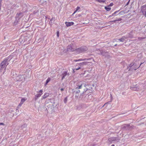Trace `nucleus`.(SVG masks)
Segmentation results:
<instances>
[{
    "label": "nucleus",
    "mask_w": 146,
    "mask_h": 146,
    "mask_svg": "<svg viewBox=\"0 0 146 146\" xmlns=\"http://www.w3.org/2000/svg\"><path fill=\"white\" fill-rule=\"evenodd\" d=\"M145 63L146 64V62L144 61L143 62L141 63L139 66L138 65H137L136 63H131L130 64L127 65V69L124 70V72L127 73L129 71L135 70L141 66V67H143L144 66V65L142 64Z\"/></svg>",
    "instance_id": "nucleus-1"
},
{
    "label": "nucleus",
    "mask_w": 146,
    "mask_h": 146,
    "mask_svg": "<svg viewBox=\"0 0 146 146\" xmlns=\"http://www.w3.org/2000/svg\"><path fill=\"white\" fill-rule=\"evenodd\" d=\"M15 52H14L12 54V55H9L7 57L4 58V60L0 64V68L4 69L3 72V74L5 72L6 66L9 64V62L10 61L13 57V56L14 55H15Z\"/></svg>",
    "instance_id": "nucleus-2"
},
{
    "label": "nucleus",
    "mask_w": 146,
    "mask_h": 146,
    "mask_svg": "<svg viewBox=\"0 0 146 146\" xmlns=\"http://www.w3.org/2000/svg\"><path fill=\"white\" fill-rule=\"evenodd\" d=\"M24 13L23 12H20L17 13L15 17V20L13 23L14 25H17L19 22L20 19L23 16Z\"/></svg>",
    "instance_id": "nucleus-3"
},
{
    "label": "nucleus",
    "mask_w": 146,
    "mask_h": 146,
    "mask_svg": "<svg viewBox=\"0 0 146 146\" xmlns=\"http://www.w3.org/2000/svg\"><path fill=\"white\" fill-rule=\"evenodd\" d=\"M143 84H137L135 85H133V86L131 87L130 89L133 91H138L139 90H142L141 87L144 86Z\"/></svg>",
    "instance_id": "nucleus-4"
},
{
    "label": "nucleus",
    "mask_w": 146,
    "mask_h": 146,
    "mask_svg": "<svg viewBox=\"0 0 146 146\" xmlns=\"http://www.w3.org/2000/svg\"><path fill=\"white\" fill-rule=\"evenodd\" d=\"M133 128V126H131L129 124H125L122 125L121 129L123 130L129 131L131 130Z\"/></svg>",
    "instance_id": "nucleus-5"
},
{
    "label": "nucleus",
    "mask_w": 146,
    "mask_h": 146,
    "mask_svg": "<svg viewBox=\"0 0 146 146\" xmlns=\"http://www.w3.org/2000/svg\"><path fill=\"white\" fill-rule=\"evenodd\" d=\"M84 86V84H81L79 85H77V87H76L75 88L73 89L72 90L73 93L79 94L80 91V89H81Z\"/></svg>",
    "instance_id": "nucleus-6"
},
{
    "label": "nucleus",
    "mask_w": 146,
    "mask_h": 146,
    "mask_svg": "<svg viewBox=\"0 0 146 146\" xmlns=\"http://www.w3.org/2000/svg\"><path fill=\"white\" fill-rule=\"evenodd\" d=\"M88 49V48L86 46H82L79 48H76V50L77 52L80 53L86 51Z\"/></svg>",
    "instance_id": "nucleus-7"
},
{
    "label": "nucleus",
    "mask_w": 146,
    "mask_h": 146,
    "mask_svg": "<svg viewBox=\"0 0 146 146\" xmlns=\"http://www.w3.org/2000/svg\"><path fill=\"white\" fill-rule=\"evenodd\" d=\"M76 48L74 47V46L72 44L68 45L67 47V51L69 52H73L76 50Z\"/></svg>",
    "instance_id": "nucleus-8"
},
{
    "label": "nucleus",
    "mask_w": 146,
    "mask_h": 146,
    "mask_svg": "<svg viewBox=\"0 0 146 146\" xmlns=\"http://www.w3.org/2000/svg\"><path fill=\"white\" fill-rule=\"evenodd\" d=\"M100 50V52L98 53V54H101L103 56H104L106 57H109L110 56L108 52L104 51H102V50Z\"/></svg>",
    "instance_id": "nucleus-9"
},
{
    "label": "nucleus",
    "mask_w": 146,
    "mask_h": 146,
    "mask_svg": "<svg viewBox=\"0 0 146 146\" xmlns=\"http://www.w3.org/2000/svg\"><path fill=\"white\" fill-rule=\"evenodd\" d=\"M84 84V87L82 88V89H84V91H83V92L85 93L87 90H90V87L88 85H87L85 83L82 84Z\"/></svg>",
    "instance_id": "nucleus-10"
},
{
    "label": "nucleus",
    "mask_w": 146,
    "mask_h": 146,
    "mask_svg": "<svg viewBox=\"0 0 146 146\" xmlns=\"http://www.w3.org/2000/svg\"><path fill=\"white\" fill-rule=\"evenodd\" d=\"M42 92L43 90H40L38 92H37L38 93H39L35 95L34 99L35 101L37 100V99L41 96L42 94Z\"/></svg>",
    "instance_id": "nucleus-11"
},
{
    "label": "nucleus",
    "mask_w": 146,
    "mask_h": 146,
    "mask_svg": "<svg viewBox=\"0 0 146 146\" xmlns=\"http://www.w3.org/2000/svg\"><path fill=\"white\" fill-rule=\"evenodd\" d=\"M17 78H18V80L21 81L25 80V77L24 75H19Z\"/></svg>",
    "instance_id": "nucleus-12"
},
{
    "label": "nucleus",
    "mask_w": 146,
    "mask_h": 146,
    "mask_svg": "<svg viewBox=\"0 0 146 146\" xmlns=\"http://www.w3.org/2000/svg\"><path fill=\"white\" fill-rule=\"evenodd\" d=\"M67 71H64L63 72L61 76H62V80H63L65 76L67 75Z\"/></svg>",
    "instance_id": "nucleus-13"
},
{
    "label": "nucleus",
    "mask_w": 146,
    "mask_h": 146,
    "mask_svg": "<svg viewBox=\"0 0 146 146\" xmlns=\"http://www.w3.org/2000/svg\"><path fill=\"white\" fill-rule=\"evenodd\" d=\"M65 23L66 24V26L67 27H68L70 26L71 25H73L74 24V23L73 22H66Z\"/></svg>",
    "instance_id": "nucleus-14"
},
{
    "label": "nucleus",
    "mask_w": 146,
    "mask_h": 146,
    "mask_svg": "<svg viewBox=\"0 0 146 146\" xmlns=\"http://www.w3.org/2000/svg\"><path fill=\"white\" fill-rule=\"evenodd\" d=\"M117 137H112L110 138H109V140L111 142H112L113 141H116L117 140Z\"/></svg>",
    "instance_id": "nucleus-15"
},
{
    "label": "nucleus",
    "mask_w": 146,
    "mask_h": 146,
    "mask_svg": "<svg viewBox=\"0 0 146 146\" xmlns=\"http://www.w3.org/2000/svg\"><path fill=\"white\" fill-rule=\"evenodd\" d=\"M88 63V62H84L81 63H77V64H78V65H79L81 66H83L84 65H86Z\"/></svg>",
    "instance_id": "nucleus-16"
},
{
    "label": "nucleus",
    "mask_w": 146,
    "mask_h": 146,
    "mask_svg": "<svg viewBox=\"0 0 146 146\" xmlns=\"http://www.w3.org/2000/svg\"><path fill=\"white\" fill-rule=\"evenodd\" d=\"M126 38L125 36H123L121 38L118 39V40L121 42H123L126 39Z\"/></svg>",
    "instance_id": "nucleus-17"
},
{
    "label": "nucleus",
    "mask_w": 146,
    "mask_h": 146,
    "mask_svg": "<svg viewBox=\"0 0 146 146\" xmlns=\"http://www.w3.org/2000/svg\"><path fill=\"white\" fill-rule=\"evenodd\" d=\"M51 80V79L50 77H48L47 78V79L46 80L45 83L44 84V85L45 86H46L47 85L48 83Z\"/></svg>",
    "instance_id": "nucleus-18"
},
{
    "label": "nucleus",
    "mask_w": 146,
    "mask_h": 146,
    "mask_svg": "<svg viewBox=\"0 0 146 146\" xmlns=\"http://www.w3.org/2000/svg\"><path fill=\"white\" fill-rule=\"evenodd\" d=\"M55 17H52L51 18V19H50V21L49 22V24L51 26L52 25V20H54V21H55Z\"/></svg>",
    "instance_id": "nucleus-19"
},
{
    "label": "nucleus",
    "mask_w": 146,
    "mask_h": 146,
    "mask_svg": "<svg viewBox=\"0 0 146 146\" xmlns=\"http://www.w3.org/2000/svg\"><path fill=\"white\" fill-rule=\"evenodd\" d=\"M49 96V94L48 93H45L43 95V96H42V98L43 99H45L46 98L48 97Z\"/></svg>",
    "instance_id": "nucleus-20"
},
{
    "label": "nucleus",
    "mask_w": 146,
    "mask_h": 146,
    "mask_svg": "<svg viewBox=\"0 0 146 146\" xmlns=\"http://www.w3.org/2000/svg\"><path fill=\"white\" fill-rule=\"evenodd\" d=\"M85 96V94H84V92H82L80 94V98L82 99Z\"/></svg>",
    "instance_id": "nucleus-21"
},
{
    "label": "nucleus",
    "mask_w": 146,
    "mask_h": 146,
    "mask_svg": "<svg viewBox=\"0 0 146 146\" xmlns=\"http://www.w3.org/2000/svg\"><path fill=\"white\" fill-rule=\"evenodd\" d=\"M90 58L84 59H83V60L79 59H78V60H74V61L76 62L79 61H81V60H90Z\"/></svg>",
    "instance_id": "nucleus-22"
},
{
    "label": "nucleus",
    "mask_w": 146,
    "mask_h": 146,
    "mask_svg": "<svg viewBox=\"0 0 146 146\" xmlns=\"http://www.w3.org/2000/svg\"><path fill=\"white\" fill-rule=\"evenodd\" d=\"M120 10H118V11H115V12L114 13H112V15H114V16H116L118 14H117L118 13L119 11H120Z\"/></svg>",
    "instance_id": "nucleus-23"
},
{
    "label": "nucleus",
    "mask_w": 146,
    "mask_h": 146,
    "mask_svg": "<svg viewBox=\"0 0 146 146\" xmlns=\"http://www.w3.org/2000/svg\"><path fill=\"white\" fill-rule=\"evenodd\" d=\"M105 9L107 11H109L111 9V8L110 7H108V6H106L105 7Z\"/></svg>",
    "instance_id": "nucleus-24"
},
{
    "label": "nucleus",
    "mask_w": 146,
    "mask_h": 146,
    "mask_svg": "<svg viewBox=\"0 0 146 146\" xmlns=\"http://www.w3.org/2000/svg\"><path fill=\"white\" fill-rule=\"evenodd\" d=\"M141 11L143 14L145 16V17H146V10L145 11V9H143L141 10Z\"/></svg>",
    "instance_id": "nucleus-25"
},
{
    "label": "nucleus",
    "mask_w": 146,
    "mask_h": 146,
    "mask_svg": "<svg viewBox=\"0 0 146 146\" xmlns=\"http://www.w3.org/2000/svg\"><path fill=\"white\" fill-rule=\"evenodd\" d=\"M80 9V8L78 6L76 9V10L74 11V13L72 14V15H73L78 10H79Z\"/></svg>",
    "instance_id": "nucleus-26"
},
{
    "label": "nucleus",
    "mask_w": 146,
    "mask_h": 146,
    "mask_svg": "<svg viewBox=\"0 0 146 146\" xmlns=\"http://www.w3.org/2000/svg\"><path fill=\"white\" fill-rule=\"evenodd\" d=\"M62 85H63V86H61V87H62V88L60 89V90L61 91H64V89L65 88V86L64 87H63L64 85V83L62 84Z\"/></svg>",
    "instance_id": "nucleus-27"
},
{
    "label": "nucleus",
    "mask_w": 146,
    "mask_h": 146,
    "mask_svg": "<svg viewBox=\"0 0 146 146\" xmlns=\"http://www.w3.org/2000/svg\"><path fill=\"white\" fill-rule=\"evenodd\" d=\"M25 100H26L25 98H22L21 101V104H23Z\"/></svg>",
    "instance_id": "nucleus-28"
},
{
    "label": "nucleus",
    "mask_w": 146,
    "mask_h": 146,
    "mask_svg": "<svg viewBox=\"0 0 146 146\" xmlns=\"http://www.w3.org/2000/svg\"><path fill=\"white\" fill-rule=\"evenodd\" d=\"M145 38V37H138V39L140 40H142L143 39H144Z\"/></svg>",
    "instance_id": "nucleus-29"
},
{
    "label": "nucleus",
    "mask_w": 146,
    "mask_h": 146,
    "mask_svg": "<svg viewBox=\"0 0 146 146\" xmlns=\"http://www.w3.org/2000/svg\"><path fill=\"white\" fill-rule=\"evenodd\" d=\"M98 2L100 3H104L105 2L106 0H96Z\"/></svg>",
    "instance_id": "nucleus-30"
},
{
    "label": "nucleus",
    "mask_w": 146,
    "mask_h": 146,
    "mask_svg": "<svg viewBox=\"0 0 146 146\" xmlns=\"http://www.w3.org/2000/svg\"><path fill=\"white\" fill-rule=\"evenodd\" d=\"M67 100H68L67 97L64 98V102L66 104L67 102Z\"/></svg>",
    "instance_id": "nucleus-31"
},
{
    "label": "nucleus",
    "mask_w": 146,
    "mask_h": 146,
    "mask_svg": "<svg viewBox=\"0 0 146 146\" xmlns=\"http://www.w3.org/2000/svg\"><path fill=\"white\" fill-rule=\"evenodd\" d=\"M124 13H125V12L124 11H121L118 13V14H120V15H122L123 14H124Z\"/></svg>",
    "instance_id": "nucleus-32"
},
{
    "label": "nucleus",
    "mask_w": 146,
    "mask_h": 146,
    "mask_svg": "<svg viewBox=\"0 0 146 146\" xmlns=\"http://www.w3.org/2000/svg\"><path fill=\"white\" fill-rule=\"evenodd\" d=\"M146 8V4L144 5L141 7V9H145V8Z\"/></svg>",
    "instance_id": "nucleus-33"
},
{
    "label": "nucleus",
    "mask_w": 146,
    "mask_h": 146,
    "mask_svg": "<svg viewBox=\"0 0 146 146\" xmlns=\"http://www.w3.org/2000/svg\"><path fill=\"white\" fill-rule=\"evenodd\" d=\"M110 102H108L106 103H105L102 106V107H103L104 106H106H106H107V105L109 104H110Z\"/></svg>",
    "instance_id": "nucleus-34"
},
{
    "label": "nucleus",
    "mask_w": 146,
    "mask_h": 146,
    "mask_svg": "<svg viewBox=\"0 0 146 146\" xmlns=\"http://www.w3.org/2000/svg\"><path fill=\"white\" fill-rule=\"evenodd\" d=\"M75 94V98H78L79 96V94Z\"/></svg>",
    "instance_id": "nucleus-35"
},
{
    "label": "nucleus",
    "mask_w": 146,
    "mask_h": 146,
    "mask_svg": "<svg viewBox=\"0 0 146 146\" xmlns=\"http://www.w3.org/2000/svg\"><path fill=\"white\" fill-rule=\"evenodd\" d=\"M38 10H36V11H33V13L34 15H36V13H38Z\"/></svg>",
    "instance_id": "nucleus-36"
},
{
    "label": "nucleus",
    "mask_w": 146,
    "mask_h": 146,
    "mask_svg": "<svg viewBox=\"0 0 146 146\" xmlns=\"http://www.w3.org/2000/svg\"><path fill=\"white\" fill-rule=\"evenodd\" d=\"M48 110H49L50 109V108H52V106L51 105H49L48 106Z\"/></svg>",
    "instance_id": "nucleus-37"
},
{
    "label": "nucleus",
    "mask_w": 146,
    "mask_h": 146,
    "mask_svg": "<svg viewBox=\"0 0 146 146\" xmlns=\"http://www.w3.org/2000/svg\"><path fill=\"white\" fill-rule=\"evenodd\" d=\"M113 3H111L110 5H108V7H111L113 6Z\"/></svg>",
    "instance_id": "nucleus-38"
},
{
    "label": "nucleus",
    "mask_w": 146,
    "mask_h": 146,
    "mask_svg": "<svg viewBox=\"0 0 146 146\" xmlns=\"http://www.w3.org/2000/svg\"><path fill=\"white\" fill-rule=\"evenodd\" d=\"M57 37H59V33L58 31L57 32Z\"/></svg>",
    "instance_id": "nucleus-39"
},
{
    "label": "nucleus",
    "mask_w": 146,
    "mask_h": 146,
    "mask_svg": "<svg viewBox=\"0 0 146 146\" xmlns=\"http://www.w3.org/2000/svg\"><path fill=\"white\" fill-rule=\"evenodd\" d=\"M130 0H129V1H128V2L126 4L125 7L126 6H127V5H128L129 4V2H130Z\"/></svg>",
    "instance_id": "nucleus-40"
},
{
    "label": "nucleus",
    "mask_w": 146,
    "mask_h": 146,
    "mask_svg": "<svg viewBox=\"0 0 146 146\" xmlns=\"http://www.w3.org/2000/svg\"><path fill=\"white\" fill-rule=\"evenodd\" d=\"M80 67H78V68H75L74 69H75V70H78L80 69Z\"/></svg>",
    "instance_id": "nucleus-41"
},
{
    "label": "nucleus",
    "mask_w": 146,
    "mask_h": 146,
    "mask_svg": "<svg viewBox=\"0 0 146 146\" xmlns=\"http://www.w3.org/2000/svg\"><path fill=\"white\" fill-rule=\"evenodd\" d=\"M116 20L117 21H121L122 20V19L121 18H119L118 19Z\"/></svg>",
    "instance_id": "nucleus-42"
},
{
    "label": "nucleus",
    "mask_w": 146,
    "mask_h": 146,
    "mask_svg": "<svg viewBox=\"0 0 146 146\" xmlns=\"http://www.w3.org/2000/svg\"><path fill=\"white\" fill-rule=\"evenodd\" d=\"M26 126H27V125L26 124H25L24 125H22L21 126V127H25Z\"/></svg>",
    "instance_id": "nucleus-43"
},
{
    "label": "nucleus",
    "mask_w": 146,
    "mask_h": 146,
    "mask_svg": "<svg viewBox=\"0 0 146 146\" xmlns=\"http://www.w3.org/2000/svg\"><path fill=\"white\" fill-rule=\"evenodd\" d=\"M72 70H73V71H72V72L73 73H74L75 72V69H72Z\"/></svg>",
    "instance_id": "nucleus-44"
},
{
    "label": "nucleus",
    "mask_w": 146,
    "mask_h": 146,
    "mask_svg": "<svg viewBox=\"0 0 146 146\" xmlns=\"http://www.w3.org/2000/svg\"><path fill=\"white\" fill-rule=\"evenodd\" d=\"M116 21H117L116 19V20H114L112 21L111 22H116Z\"/></svg>",
    "instance_id": "nucleus-45"
},
{
    "label": "nucleus",
    "mask_w": 146,
    "mask_h": 146,
    "mask_svg": "<svg viewBox=\"0 0 146 146\" xmlns=\"http://www.w3.org/2000/svg\"><path fill=\"white\" fill-rule=\"evenodd\" d=\"M114 16V15H112V14L111 15H110V16H109V17H112V16Z\"/></svg>",
    "instance_id": "nucleus-46"
},
{
    "label": "nucleus",
    "mask_w": 146,
    "mask_h": 146,
    "mask_svg": "<svg viewBox=\"0 0 146 146\" xmlns=\"http://www.w3.org/2000/svg\"><path fill=\"white\" fill-rule=\"evenodd\" d=\"M22 104H21V102H20V103H19V105H18V106H21Z\"/></svg>",
    "instance_id": "nucleus-47"
},
{
    "label": "nucleus",
    "mask_w": 146,
    "mask_h": 146,
    "mask_svg": "<svg viewBox=\"0 0 146 146\" xmlns=\"http://www.w3.org/2000/svg\"><path fill=\"white\" fill-rule=\"evenodd\" d=\"M78 17H80L81 16V14H79L78 15Z\"/></svg>",
    "instance_id": "nucleus-48"
},
{
    "label": "nucleus",
    "mask_w": 146,
    "mask_h": 146,
    "mask_svg": "<svg viewBox=\"0 0 146 146\" xmlns=\"http://www.w3.org/2000/svg\"><path fill=\"white\" fill-rule=\"evenodd\" d=\"M4 123H0V125H3Z\"/></svg>",
    "instance_id": "nucleus-49"
},
{
    "label": "nucleus",
    "mask_w": 146,
    "mask_h": 146,
    "mask_svg": "<svg viewBox=\"0 0 146 146\" xmlns=\"http://www.w3.org/2000/svg\"><path fill=\"white\" fill-rule=\"evenodd\" d=\"M2 0H0V4L1 3Z\"/></svg>",
    "instance_id": "nucleus-50"
},
{
    "label": "nucleus",
    "mask_w": 146,
    "mask_h": 146,
    "mask_svg": "<svg viewBox=\"0 0 146 146\" xmlns=\"http://www.w3.org/2000/svg\"><path fill=\"white\" fill-rule=\"evenodd\" d=\"M90 90H91V89H92V87H90Z\"/></svg>",
    "instance_id": "nucleus-51"
},
{
    "label": "nucleus",
    "mask_w": 146,
    "mask_h": 146,
    "mask_svg": "<svg viewBox=\"0 0 146 146\" xmlns=\"http://www.w3.org/2000/svg\"><path fill=\"white\" fill-rule=\"evenodd\" d=\"M111 21H110L109 22V23H111V22H111Z\"/></svg>",
    "instance_id": "nucleus-52"
},
{
    "label": "nucleus",
    "mask_w": 146,
    "mask_h": 146,
    "mask_svg": "<svg viewBox=\"0 0 146 146\" xmlns=\"http://www.w3.org/2000/svg\"><path fill=\"white\" fill-rule=\"evenodd\" d=\"M111 146H115V145H114V144H113V145H111Z\"/></svg>",
    "instance_id": "nucleus-53"
},
{
    "label": "nucleus",
    "mask_w": 146,
    "mask_h": 146,
    "mask_svg": "<svg viewBox=\"0 0 146 146\" xmlns=\"http://www.w3.org/2000/svg\"><path fill=\"white\" fill-rule=\"evenodd\" d=\"M1 4H0V7H1Z\"/></svg>",
    "instance_id": "nucleus-54"
},
{
    "label": "nucleus",
    "mask_w": 146,
    "mask_h": 146,
    "mask_svg": "<svg viewBox=\"0 0 146 146\" xmlns=\"http://www.w3.org/2000/svg\"><path fill=\"white\" fill-rule=\"evenodd\" d=\"M117 45V44H115V45H114V46H116Z\"/></svg>",
    "instance_id": "nucleus-55"
},
{
    "label": "nucleus",
    "mask_w": 146,
    "mask_h": 146,
    "mask_svg": "<svg viewBox=\"0 0 146 146\" xmlns=\"http://www.w3.org/2000/svg\"><path fill=\"white\" fill-rule=\"evenodd\" d=\"M111 97H112V96H111Z\"/></svg>",
    "instance_id": "nucleus-56"
},
{
    "label": "nucleus",
    "mask_w": 146,
    "mask_h": 146,
    "mask_svg": "<svg viewBox=\"0 0 146 146\" xmlns=\"http://www.w3.org/2000/svg\"><path fill=\"white\" fill-rule=\"evenodd\" d=\"M125 114L124 113H122V114Z\"/></svg>",
    "instance_id": "nucleus-57"
},
{
    "label": "nucleus",
    "mask_w": 146,
    "mask_h": 146,
    "mask_svg": "<svg viewBox=\"0 0 146 146\" xmlns=\"http://www.w3.org/2000/svg\"><path fill=\"white\" fill-rule=\"evenodd\" d=\"M145 83L146 84V82H145Z\"/></svg>",
    "instance_id": "nucleus-58"
}]
</instances>
